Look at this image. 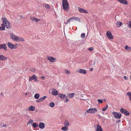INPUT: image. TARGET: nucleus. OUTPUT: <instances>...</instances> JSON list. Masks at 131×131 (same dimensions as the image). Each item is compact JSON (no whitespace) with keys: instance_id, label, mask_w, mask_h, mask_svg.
I'll return each mask as SVG.
<instances>
[{"instance_id":"1","label":"nucleus","mask_w":131,"mask_h":131,"mask_svg":"<svg viewBox=\"0 0 131 131\" xmlns=\"http://www.w3.org/2000/svg\"><path fill=\"white\" fill-rule=\"evenodd\" d=\"M10 38L14 41L17 42L23 41H25V40L24 38L19 37L15 35H14L12 33H10Z\"/></svg>"},{"instance_id":"2","label":"nucleus","mask_w":131,"mask_h":131,"mask_svg":"<svg viewBox=\"0 0 131 131\" xmlns=\"http://www.w3.org/2000/svg\"><path fill=\"white\" fill-rule=\"evenodd\" d=\"M62 6L64 10L67 11L69 9V3L67 0H63Z\"/></svg>"},{"instance_id":"3","label":"nucleus","mask_w":131,"mask_h":131,"mask_svg":"<svg viewBox=\"0 0 131 131\" xmlns=\"http://www.w3.org/2000/svg\"><path fill=\"white\" fill-rule=\"evenodd\" d=\"M112 114L116 118L120 119L122 116V115L120 112L117 113L115 112H113Z\"/></svg>"},{"instance_id":"4","label":"nucleus","mask_w":131,"mask_h":131,"mask_svg":"<svg viewBox=\"0 0 131 131\" xmlns=\"http://www.w3.org/2000/svg\"><path fill=\"white\" fill-rule=\"evenodd\" d=\"M97 109L96 108H90L86 110V112L88 113L91 114H94L97 112Z\"/></svg>"},{"instance_id":"5","label":"nucleus","mask_w":131,"mask_h":131,"mask_svg":"<svg viewBox=\"0 0 131 131\" xmlns=\"http://www.w3.org/2000/svg\"><path fill=\"white\" fill-rule=\"evenodd\" d=\"M120 112L126 116H128L130 114V113L126 110L123 108H121L120 109Z\"/></svg>"},{"instance_id":"6","label":"nucleus","mask_w":131,"mask_h":131,"mask_svg":"<svg viewBox=\"0 0 131 131\" xmlns=\"http://www.w3.org/2000/svg\"><path fill=\"white\" fill-rule=\"evenodd\" d=\"M33 80H34L35 81L37 82H38L37 77L35 75H33L32 76L30 77L29 78V81H31Z\"/></svg>"},{"instance_id":"7","label":"nucleus","mask_w":131,"mask_h":131,"mask_svg":"<svg viewBox=\"0 0 131 131\" xmlns=\"http://www.w3.org/2000/svg\"><path fill=\"white\" fill-rule=\"evenodd\" d=\"M106 34L108 39H113V36L112 35L110 31H107L106 32Z\"/></svg>"},{"instance_id":"8","label":"nucleus","mask_w":131,"mask_h":131,"mask_svg":"<svg viewBox=\"0 0 131 131\" xmlns=\"http://www.w3.org/2000/svg\"><path fill=\"white\" fill-rule=\"evenodd\" d=\"M95 127L96 128V131H103L101 126L99 124L97 125V126L95 125Z\"/></svg>"},{"instance_id":"9","label":"nucleus","mask_w":131,"mask_h":131,"mask_svg":"<svg viewBox=\"0 0 131 131\" xmlns=\"http://www.w3.org/2000/svg\"><path fill=\"white\" fill-rule=\"evenodd\" d=\"M47 59L49 60L50 62H53L55 61L56 59L53 57H49L47 58Z\"/></svg>"},{"instance_id":"10","label":"nucleus","mask_w":131,"mask_h":131,"mask_svg":"<svg viewBox=\"0 0 131 131\" xmlns=\"http://www.w3.org/2000/svg\"><path fill=\"white\" fill-rule=\"evenodd\" d=\"M77 71L79 73L84 74H85L87 73L86 70L82 69H79Z\"/></svg>"},{"instance_id":"11","label":"nucleus","mask_w":131,"mask_h":131,"mask_svg":"<svg viewBox=\"0 0 131 131\" xmlns=\"http://www.w3.org/2000/svg\"><path fill=\"white\" fill-rule=\"evenodd\" d=\"M9 48L12 49H16L17 47L16 46L14 45L11 43L9 42Z\"/></svg>"},{"instance_id":"12","label":"nucleus","mask_w":131,"mask_h":131,"mask_svg":"<svg viewBox=\"0 0 131 131\" xmlns=\"http://www.w3.org/2000/svg\"><path fill=\"white\" fill-rule=\"evenodd\" d=\"M58 91L55 89L53 88L52 90L51 94L53 95L56 96L58 95Z\"/></svg>"},{"instance_id":"13","label":"nucleus","mask_w":131,"mask_h":131,"mask_svg":"<svg viewBox=\"0 0 131 131\" xmlns=\"http://www.w3.org/2000/svg\"><path fill=\"white\" fill-rule=\"evenodd\" d=\"M79 12L81 13H88V12L86 10H84L82 8L79 7Z\"/></svg>"},{"instance_id":"14","label":"nucleus","mask_w":131,"mask_h":131,"mask_svg":"<svg viewBox=\"0 0 131 131\" xmlns=\"http://www.w3.org/2000/svg\"><path fill=\"white\" fill-rule=\"evenodd\" d=\"M39 127L41 129H43L45 127V124L43 122H40L39 125Z\"/></svg>"},{"instance_id":"15","label":"nucleus","mask_w":131,"mask_h":131,"mask_svg":"<svg viewBox=\"0 0 131 131\" xmlns=\"http://www.w3.org/2000/svg\"><path fill=\"white\" fill-rule=\"evenodd\" d=\"M121 3L127 5L128 4V2L126 0H117Z\"/></svg>"},{"instance_id":"16","label":"nucleus","mask_w":131,"mask_h":131,"mask_svg":"<svg viewBox=\"0 0 131 131\" xmlns=\"http://www.w3.org/2000/svg\"><path fill=\"white\" fill-rule=\"evenodd\" d=\"M30 19L33 21H36L37 22H38L40 20V19H38L34 17H30Z\"/></svg>"},{"instance_id":"17","label":"nucleus","mask_w":131,"mask_h":131,"mask_svg":"<svg viewBox=\"0 0 131 131\" xmlns=\"http://www.w3.org/2000/svg\"><path fill=\"white\" fill-rule=\"evenodd\" d=\"M4 49L5 50H6L7 48L5 44H0V49Z\"/></svg>"},{"instance_id":"18","label":"nucleus","mask_w":131,"mask_h":131,"mask_svg":"<svg viewBox=\"0 0 131 131\" xmlns=\"http://www.w3.org/2000/svg\"><path fill=\"white\" fill-rule=\"evenodd\" d=\"M58 95L62 99H64L66 95L65 94H62L60 93H58Z\"/></svg>"},{"instance_id":"19","label":"nucleus","mask_w":131,"mask_h":131,"mask_svg":"<svg viewBox=\"0 0 131 131\" xmlns=\"http://www.w3.org/2000/svg\"><path fill=\"white\" fill-rule=\"evenodd\" d=\"M2 21L3 23L5 24H7V22H8L6 18L5 17L2 18Z\"/></svg>"},{"instance_id":"20","label":"nucleus","mask_w":131,"mask_h":131,"mask_svg":"<svg viewBox=\"0 0 131 131\" xmlns=\"http://www.w3.org/2000/svg\"><path fill=\"white\" fill-rule=\"evenodd\" d=\"M1 26L2 27H1L3 30H4L5 29V27H6L7 28H8V26H7V24H2L1 25Z\"/></svg>"},{"instance_id":"21","label":"nucleus","mask_w":131,"mask_h":131,"mask_svg":"<svg viewBox=\"0 0 131 131\" xmlns=\"http://www.w3.org/2000/svg\"><path fill=\"white\" fill-rule=\"evenodd\" d=\"M7 59V57H4V56L1 55L0 56V60L4 61L6 60Z\"/></svg>"},{"instance_id":"22","label":"nucleus","mask_w":131,"mask_h":131,"mask_svg":"<svg viewBox=\"0 0 131 131\" xmlns=\"http://www.w3.org/2000/svg\"><path fill=\"white\" fill-rule=\"evenodd\" d=\"M29 110L31 111H34L35 110V107L33 106H31L28 108Z\"/></svg>"},{"instance_id":"23","label":"nucleus","mask_w":131,"mask_h":131,"mask_svg":"<svg viewBox=\"0 0 131 131\" xmlns=\"http://www.w3.org/2000/svg\"><path fill=\"white\" fill-rule=\"evenodd\" d=\"M72 20L73 21L74 20H76L79 22H80V20L79 18L76 17H72Z\"/></svg>"},{"instance_id":"24","label":"nucleus","mask_w":131,"mask_h":131,"mask_svg":"<svg viewBox=\"0 0 131 131\" xmlns=\"http://www.w3.org/2000/svg\"><path fill=\"white\" fill-rule=\"evenodd\" d=\"M61 129L63 130V131H67L68 129V128L67 126H65L62 127Z\"/></svg>"},{"instance_id":"25","label":"nucleus","mask_w":131,"mask_h":131,"mask_svg":"<svg viewBox=\"0 0 131 131\" xmlns=\"http://www.w3.org/2000/svg\"><path fill=\"white\" fill-rule=\"evenodd\" d=\"M125 50L128 51L131 50V47L127 45L125 47Z\"/></svg>"},{"instance_id":"26","label":"nucleus","mask_w":131,"mask_h":131,"mask_svg":"<svg viewBox=\"0 0 131 131\" xmlns=\"http://www.w3.org/2000/svg\"><path fill=\"white\" fill-rule=\"evenodd\" d=\"M40 95V94L39 93H36L34 97L36 99H38L39 98Z\"/></svg>"},{"instance_id":"27","label":"nucleus","mask_w":131,"mask_h":131,"mask_svg":"<svg viewBox=\"0 0 131 131\" xmlns=\"http://www.w3.org/2000/svg\"><path fill=\"white\" fill-rule=\"evenodd\" d=\"M82 43L83 41L82 40H79L77 42V44L78 46H80Z\"/></svg>"},{"instance_id":"28","label":"nucleus","mask_w":131,"mask_h":131,"mask_svg":"<svg viewBox=\"0 0 131 131\" xmlns=\"http://www.w3.org/2000/svg\"><path fill=\"white\" fill-rule=\"evenodd\" d=\"M127 95L129 98L130 101L131 102V92H128L127 93Z\"/></svg>"},{"instance_id":"29","label":"nucleus","mask_w":131,"mask_h":131,"mask_svg":"<svg viewBox=\"0 0 131 131\" xmlns=\"http://www.w3.org/2000/svg\"><path fill=\"white\" fill-rule=\"evenodd\" d=\"M122 24V23L120 21H118L116 23V25L117 27H120Z\"/></svg>"},{"instance_id":"30","label":"nucleus","mask_w":131,"mask_h":131,"mask_svg":"<svg viewBox=\"0 0 131 131\" xmlns=\"http://www.w3.org/2000/svg\"><path fill=\"white\" fill-rule=\"evenodd\" d=\"M32 126L34 128H36L38 126V125L36 124V122L33 123Z\"/></svg>"},{"instance_id":"31","label":"nucleus","mask_w":131,"mask_h":131,"mask_svg":"<svg viewBox=\"0 0 131 131\" xmlns=\"http://www.w3.org/2000/svg\"><path fill=\"white\" fill-rule=\"evenodd\" d=\"M55 104L53 102H52L49 103V105L51 107H54V106Z\"/></svg>"},{"instance_id":"32","label":"nucleus","mask_w":131,"mask_h":131,"mask_svg":"<svg viewBox=\"0 0 131 131\" xmlns=\"http://www.w3.org/2000/svg\"><path fill=\"white\" fill-rule=\"evenodd\" d=\"M64 125L66 126H68L69 125V123L67 120H66L65 121Z\"/></svg>"},{"instance_id":"33","label":"nucleus","mask_w":131,"mask_h":131,"mask_svg":"<svg viewBox=\"0 0 131 131\" xmlns=\"http://www.w3.org/2000/svg\"><path fill=\"white\" fill-rule=\"evenodd\" d=\"M108 105L107 104L106 105V106L103 107L102 109V110L103 111H105L107 109V108H108Z\"/></svg>"},{"instance_id":"34","label":"nucleus","mask_w":131,"mask_h":131,"mask_svg":"<svg viewBox=\"0 0 131 131\" xmlns=\"http://www.w3.org/2000/svg\"><path fill=\"white\" fill-rule=\"evenodd\" d=\"M47 97V96H45L43 97H40V100L41 101H42L46 99Z\"/></svg>"},{"instance_id":"35","label":"nucleus","mask_w":131,"mask_h":131,"mask_svg":"<svg viewBox=\"0 0 131 131\" xmlns=\"http://www.w3.org/2000/svg\"><path fill=\"white\" fill-rule=\"evenodd\" d=\"M75 94L74 93H72L70 94H69V97L70 98H72L73 97Z\"/></svg>"},{"instance_id":"36","label":"nucleus","mask_w":131,"mask_h":131,"mask_svg":"<svg viewBox=\"0 0 131 131\" xmlns=\"http://www.w3.org/2000/svg\"><path fill=\"white\" fill-rule=\"evenodd\" d=\"M85 34L84 33H82L81 35V36L82 38H84L85 36Z\"/></svg>"},{"instance_id":"37","label":"nucleus","mask_w":131,"mask_h":131,"mask_svg":"<svg viewBox=\"0 0 131 131\" xmlns=\"http://www.w3.org/2000/svg\"><path fill=\"white\" fill-rule=\"evenodd\" d=\"M33 123V120L32 119H30L27 123V125H28L29 124H32Z\"/></svg>"},{"instance_id":"38","label":"nucleus","mask_w":131,"mask_h":131,"mask_svg":"<svg viewBox=\"0 0 131 131\" xmlns=\"http://www.w3.org/2000/svg\"><path fill=\"white\" fill-rule=\"evenodd\" d=\"M97 101L99 103L101 104L103 102V101L101 99H98L97 100Z\"/></svg>"},{"instance_id":"39","label":"nucleus","mask_w":131,"mask_h":131,"mask_svg":"<svg viewBox=\"0 0 131 131\" xmlns=\"http://www.w3.org/2000/svg\"><path fill=\"white\" fill-rule=\"evenodd\" d=\"M45 7L46 9H49L50 8V6L48 4H46Z\"/></svg>"},{"instance_id":"40","label":"nucleus","mask_w":131,"mask_h":131,"mask_svg":"<svg viewBox=\"0 0 131 131\" xmlns=\"http://www.w3.org/2000/svg\"><path fill=\"white\" fill-rule=\"evenodd\" d=\"M129 24H128V26L130 28H131V21H129Z\"/></svg>"},{"instance_id":"41","label":"nucleus","mask_w":131,"mask_h":131,"mask_svg":"<svg viewBox=\"0 0 131 131\" xmlns=\"http://www.w3.org/2000/svg\"><path fill=\"white\" fill-rule=\"evenodd\" d=\"M65 71L66 72L67 74H69L70 73V72L69 70H65Z\"/></svg>"},{"instance_id":"42","label":"nucleus","mask_w":131,"mask_h":131,"mask_svg":"<svg viewBox=\"0 0 131 131\" xmlns=\"http://www.w3.org/2000/svg\"><path fill=\"white\" fill-rule=\"evenodd\" d=\"M72 17L71 18H69L68 20V21H69L70 22L71 21H73L72 20Z\"/></svg>"},{"instance_id":"43","label":"nucleus","mask_w":131,"mask_h":131,"mask_svg":"<svg viewBox=\"0 0 131 131\" xmlns=\"http://www.w3.org/2000/svg\"><path fill=\"white\" fill-rule=\"evenodd\" d=\"M65 98H66V99L65 100V102H68V100L67 99V95H66V97H65Z\"/></svg>"},{"instance_id":"44","label":"nucleus","mask_w":131,"mask_h":131,"mask_svg":"<svg viewBox=\"0 0 131 131\" xmlns=\"http://www.w3.org/2000/svg\"><path fill=\"white\" fill-rule=\"evenodd\" d=\"M41 102V101H40V98L38 100H36V102L37 103L39 102Z\"/></svg>"},{"instance_id":"45","label":"nucleus","mask_w":131,"mask_h":131,"mask_svg":"<svg viewBox=\"0 0 131 131\" xmlns=\"http://www.w3.org/2000/svg\"><path fill=\"white\" fill-rule=\"evenodd\" d=\"M89 50L90 51H92L93 50V47H90L89 49Z\"/></svg>"},{"instance_id":"46","label":"nucleus","mask_w":131,"mask_h":131,"mask_svg":"<svg viewBox=\"0 0 131 131\" xmlns=\"http://www.w3.org/2000/svg\"><path fill=\"white\" fill-rule=\"evenodd\" d=\"M35 69H34V68H32V69H31L30 70L32 71H35Z\"/></svg>"},{"instance_id":"47","label":"nucleus","mask_w":131,"mask_h":131,"mask_svg":"<svg viewBox=\"0 0 131 131\" xmlns=\"http://www.w3.org/2000/svg\"><path fill=\"white\" fill-rule=\"evenodd\" d=\"M120 119H117L116 121V122L117 123H119L120 122Z\"/></svg>"},{"instance_id":"48","label":"nucleus","mask_w":131,"mask_h":131,"mask_svg":"<svg viewBox=\"0 0 131 131\" xmlns=\"http://www.w3.org/2000/svg\"><path fill=\"white\" fill-rule=\"evenodd\" d=\"M124 78L125 80H127V78L126 76H124Z\"/></svg>"},{"instance_id":"49","label":"nucleus","mask_w":131,"mask_h":131,"mask_svg":"<svg viewBox=\"0 0 131 131\" xmlns=\"http://www.w3.org/2000/svg\"><path fill=\"white\" fill-rule=\"evenodd\" d=\"M89 70L91 71H92L93 70V69L92 68H90L89 69Z\"/></svg>"},{"instance_id":"50","label":"nucleus","mask_w":131,"mask_h":131,"mask_svg":"<svg viewBox=\"0 0 131 131\" xmlns=\"http://www.w3.org/2000/svg\"><path fill=\"white\" fill-rule=\"evenodd\" d=\"M10 23L9 22V28H11V27L10 25Z\"/></svg>"},{"instance_id":"51","label":"nucleus","mask_w":131,"mask_h":131,"mask_svg":"<svg viewBox=\"0 0 131 131\" xmlns=\"http://www.w3.org/2000/svg\"><path fill=\"white\" fill-rule=\"evenodd\" d=\"M0 30H3L2 28V27L0 26Z\"/></svg>"},{"instance_id":"52","label":"nucleus","mask_w":131,"mask_h":131,"mask_svg":"<svg viewBox=\"0 0 131 131\" xmlns=\"http://www.w3.org/2000/svg\"><path fill=\"white\" fill-rule=\"evenodd\" d=\"M98 116H99V118L100 119L101 118V116H100V115H99V114L98 115Z\"/></svg>"},{"instance_id":"53","label":"nucleus","mask_w":131,"mask_h":131,"mask_svg":"<svg viewBox=\"0 0 131 131\" xmlns=\"http://www.w3.org/2000/svg\"><path fill=\"white\" fill-rule=\"evenodd\" d=\"M19 17L21 18H23V17L21 15L19 16Z\"/></svg>"},{"instance_id":"54","label":"nucleus","mask_w":131,"mask_h":131,"mask_svg":"<svg viewBox=\"0 0 131 131\" xmlns=\"http://www.w3.org/2000/svg\"><path fill=\"white\" fill-rule=\"evenodd\" d=\"M45 78V77L44 76H42L41 77L42 79H44Z\"/></svg>"},{"instance_id":"55","label":"nucleus","mask_w":131,"mask_h":131,"mask_svg":"<svg viewBox=\"0 0 131 131\" xmlns=\"http://www.w3.org/2000/svg\"><path fill=\"white\" fill-rule=\"evenodd\" d=\"M69 22V21H68V20H67V22L66 23H66V24H68V22Z\"/></svg>"},{"instance_id":"56","label":"nucleus","mask_w":131,"mask_h":131,"mask_svg":"<svg viewBox=\"0 0 131 131\" xmlns=\"http://www.w3.org/2000/svg\"><path fill=\"white\" fill-rule=\"evenodd\" d=\"M100 112L102 114H104V112H103L102 111H101Z\"/></svg>"},{"instance_id":"57","label":"nucleus","mask_w":131,"mask_h":131,"mask_svg":"<svg viewBox=\"0 0 131 131\" xmlns=\"http://www.w3.org/2000/svg\"><path fill=\"white\" fill-rule=\"evenodd\" d=\"M6 124H5L3 126V127H6Z\"/></svg>"},{"instance_id":"58","label":"nucleus","mask_w":131,"mask_h":131,"mask_svg":"<svg viewBox=\"0 0 131 131\" xmlns=\"http://www.w3.org/2000/svg\"><path fill=\"white\" fill-rule=\"evenodd\" d=\"M1 95L2 96H3V93L2 92H1Z\"/></svg>"},{"instance_id":"59","label":"nucleus","mask_w":131,"mask_h":131,"mask_svg":"<svg viewBox=\"0 0 131 131\" xmlns=\"http://www.w3.org/2000/svg\"><path fill=\"white\" fill-rule=\"evenodd\" d=\"M103 118L104 119V120H105V118H104V117H103Z\"/></svg>"},{"instance_id":"60","label":"nucleus","mask_w":131,"mask_h":131,"mask_svg":"<svg viewBox=\"0 0 131 131\" xmlns=\"http://www.w3.org/2000/svg\"><path fill=\"white\" fill-rule=\"evenodd\" d=\"M7 45H8V43H7Z\"/></svg>"},{"instance_id":"61","label":"nucleus","mask_w":131,"mask_h":131,"mask_svg":"<svg viewBox=\"0 0 131 131\" xmlns=\"http://www.w3.org/2000/svg\"><path fill=\"white\" fill-rule=\"evenodd\" d=\"M95 63V62H94V64H93V65H94Z\"/></svg>"},{"instance_id":"62","label":"nucleus","mask_w":131,"mask_h":131,"mask_svg":"<svg viewBox=\"0 0 131 131\" xmlns=\"http://www.w3.org/2000/svg\"><path fill=\"white\" fill-rule=\"evenodd\" d=\"M130 79L131 80V76H130Z\"/></svg>"},{"instance_id":"63","label":"nucleus","mask_w":131,"mask_h":131,"mask_svg":"<svg viewBox=\"0 0 131 131\" xmlns=\"http://www.w3.org/2000/svg\"><path fill=\"white\" fill-rule=\"evenodd\" d=\"M27 93H26V95H27Z\"/></svg>"}]
</instances>
